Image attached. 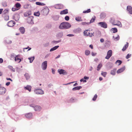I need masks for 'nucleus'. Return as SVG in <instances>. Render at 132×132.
Instances as JSON below:
<instances>
[{"instance_id": "1", "label": "nucleus", "mask_w": 132, "mask_h": 132, "mask_svg": "<svg viewBox=\"0 0 132 132\" xmlns=\"http://www.w3.org/2000/svg\"><path fill=\"white\" fill-rule=\"evenodd\" d=\"M71 24L67 22H63L61 23L60 25L59 28L60 29H67L70 28Z\"/></svg>"}, {"instance_id": "2", "label": "nucleus", "mask_w": 132, "mask_h": 132, "mask_svg": "<svg viewBox=\"0 0 132 132\" xmlns=\"http://www.w3.org/2000/svg\"><path fill=\"white\" fill-rule=\"evenodd\" d=\"M84 35L86 36H89L90 37H92L94 36V32L92 30H86L84 31Z\"/></svg>"}, {"instance_id": "3", "label": "nucleus", "mask_w": 132, "mask_h": 132, "mask_svg": "<svg viewBox=\"0 0 132 132\" xmlns=\"http://www.w3.org/2000/svg\"><path fill=\"white\" fill-rule=\"evenodd\" d=\"M30 106L34 108V110L36 111H40L41 109V108L40 106L35 105L34 104L30 105Z\"/></svg>"}, {"instance_id": "4", "label": "nucleus", "mask_w": 132, "mask_h": 132, "mask_svg": "<svg viewBox=\"0 0 132 132\" xmlns=\"http://www.w3.org/2000/svg\"><path fill=\"white\" fill-rule=\"evenodd\" d=\"M112 23L113 25H117L120 27H121L122 26L121 23L119 21L115 20Z\"/></svg>"}, {"instance_id": "5", "label": "nucleus", "mask_w": 132, "mask_h": 132, "mask_svg": "<svg viewBox=\"0 0 132 132\" xmlns=\"http://www.w3.org/2000/svg\"><path fill=\"white\" fill-rule=\"evenodd\" d=\"M49 12V9L47 7L43 9L41 11V13H42L43 15H47Z\"/></svg>"}, {"instance_id": "6", "label": "nucleus", "mask_w": 132, "mask_h": 132, "mask_svg": "<svg viewBox=\"0 0 132 132\" xmlns=\"http://www.w3.org/2000/svg\"><path fill=\"white\" fill-rule=\"evenodd\" d=\"M33 16H30L28 17L27 20V22L29 23L33 24L34 23L33 20Z\"/></svg>"}, {"instance_id": "7", "label": "nucleus", "mask_w": 132, "mask_h": 132, "mask_svg": "<svg viewBox=\"0 0 132 132\" xmlns=\"http://www.w3.org/2000/svg\"><path fill=\"white\" fill-rule=\"evenodd\" d=\"M47 61H45L42 63V68L43 70H45L46 69L47 66Z\"/></svg>"}, {"instance_id": "8", "label": "nucleus", "mask_w": 132, "mask_h": 132, "mask_svg": "<svg viewBox=\"0 0 132 132\" xmlns=\"http://www.w3.org/2000/svg\"><path fill=\"white\" fill-rule=\"evenodd\" d=\"M34 92L35 94H43L44 93L43 91L40 89L35 90H34Z\"/></svg>"}, {"instance_id": "9", "label": "nucleus", "mask_w": 132, "mask_h": 132, "mask_svg": "<svg viewBox=\"0 0 132 132\" xmlns=\"http://www.w3.org/2000/svg\"><path fill=\"white\" fill-rule=\"evenodd\" d=\"M112 52L111 50H109L108 52L107 56L105 57L106 59H108L112 56Z\"/></svg>"}, {"instance_id": "10", "label": "nucleus", "mask_w": 132, "mask_h": 132, "mask_svg": "<svg viewBox=\"0 0 132 132\" xmlns=\"http://www.w3.org/2000/svg\"><path fill=\"white\" fill-rule=\"evenodd\" d=\"M6 91V89L5 88L0 86V94H3L5 93Z\"/></svg>"}, {"instance_id": "11", "label": "nucleus", "mask_w": 132, "mask_h": 132, "mask_svg": "<svg viewBox=\"0 0 132 132\" xmlns=\"http://www.w3.org/2000/svg\"><path fill=\"white\" fill-rule=\"evenodd\" d=\"M58 72L60 74H63V75H66L67 74V72L64 70L63 69H58Z\"/></svg>"}, {"instance_id": "12", "label": "nucleus", "mask_w": 132, "mask_h": 132, "mask_svg": "<svg viewBox=\"0 0 132 132\" xmlns=\"http://www.w3.org/2000/svg\"><path fill=\"white\" fill-rule=\"evenodd\" d=\"M15 22L13 21H11L7 23V26L10 27H12L15 24Z\"/></svg>"}, {"instance_id": "13", "label": "nucleus", "mask_w": 132, "mask_h": 132, "mask_svg": "<svg viewBox=\"0 0 132 132\" xmlns=\"http://www.w3.org/2000/svg\"><path fill=\"white\" fill-rule=\"evenodd\" d=\"M98 24L100 25L101 27L105 28L107 27V24L104 22H100L98 23Z\"/></svg>"}, {"instance_id": "14", "label": "nucleus", "mask_w": 132, "mask_h": 132, "mask_svg": "<svg viewBox=\"0 0 132 132\" xmlns=\"http://www.w3.org/2000/svg\"><path fill=\"white\" fill-rule=\"evenodd\" d=\"M127 10L130 14H132V7L131 6H128L127 7Z\"/></svg>"}, {"instance_id": "15", "label": "nucleus", "mask_w": 132, "mask_h": 132, "mask_svg": "<svg viewBox=\"0 0 132 132\" xmlns=\"http://www.w3.org/2000/svg\"><path fill=\"white\" fill-rule=\"evenodd\" d=\"M125 67H123L122 68H120V69L118 70L117 71V73H120L122 72H123V71L125 70Z\"/></svg>"}, {"instance_id": "16", "label": "nucleus", "mask_w": 132, "mask_h": 132, "mask_svg": "<svg viewBox=\"0 0 132 132\" xmlns=\"http://www.w3.org/2000/svg\"><path fill=\"white\" fill-rule=\"evenodd\" d=\"M31 14V12L30 11H28L25 12L24 13V15L25 16H27L30 15Z\"/></svg>"}, {"instance_id": "17", "label": "nucleus", "mask_w": 132, "mask_h": 132, "mask_svg": "<svg viewBox=\"0 0 132 132\" xmlns=\"http://www.w3.org/2000/svg\"><path fill=\"white\" fill-rule=\"evenodd\" d=\"M68 13V10L67 9H65L61 11L60 14L61 15L65 14Z\"/></svg>"}, {"instance_id": "18", "label": "nucleus", "mask_w": 132, "mask_h": 132, "mask_svg": "<svg viewBox=\"0 0 132 132\" xmlns=\"http://www.w3.org/2000/svg\"><path fill=\"white\" fill-rule=\"evenodd\" d=\"M24 89H25L28 90L29 92L31 90V87L30 86L27 85L26 87H25Z\"/></svg>"}, {"instance_id": "19", "label": "nucleus", "mask_w": 132, "mask_h": 132, "mask_svg": "<svg viewBox=\"0 0 132 132\" xmlns=\"http://www.w3.org/2000/svg\"><path fill=\"white\" fill-rule=\"evenodd\" d=\"M32 116V114L31 113H29L25 115L26 117L28 118H31Z\"/></svg>"}, {"instance_id": "20", "label": "nucleus", "mask_w": 132, "mask_h": 132, "mask_svg": "<svg viewBox=\"0 0 132 132\" xmlns=\"http://www.w3.org/2000/svg\"><path fill=\"white\" fill-rule=\"evenodd\" d=\"M128 43H127L125 45L123 46V48L122 49V51H125L128 47Z\"/></svg>"}, {"instance_id": "21", "label": "nucleus", "mask_w": 132, "mask_h": 132, "mask_svg": "<svg viewBox=\"0 0 132 132\" xmlns=\"http://www.w3.org/2000/svg\"><path fill=\"white\" fill-rule=\"evenodd\" d=\"M20 32L22 34H24L25 32V29L23 27H21L19 29Z\"/></svg>"}, {"instance_id": "22", "label": "nucleus", "mask_w": 132, "mask_h": 132, "mask_svg": "<svg viewBox=\"0 0 132 132\" xmlns=\"http://www.w3.org/2000/svg\"><path fill=\"white\" fill-rule=\"evenodd\" d=\"M14 18L15 21H18L19 19V15L18 14H15L14 16Z\"/></svg>"}, {"instance_id": "23", "label": "nucleus", "mask_w": 132, "mask_h": 132, "mask_svg": "<svg viewBox=\"0 0 132 132\" xmlns=\"http://www.w3.org/2000/svg\"><path fill=\"white\" fill-rule=\"evenodd\" d=\"M76 20L78 21H82V19L80 16H77L76 18Z\"/></svg>"}, {"instance_id": "24", "label": "nucleus", "mask_w": 132, "mask_h": 132, "mask_svg": "<svg viewBox=\"0 0 132 132\" xmlns=\"http://www.w3.org/2000/svg\"><path fill=\"white\" fill-rule=\"evenodd\" d=\"M15 61L17 62L18 63H19L21 61V60L18 57V56H16L15 58Z\"/></svg>"}, {"instance_id": "25", "label": "nucleus", "mask_w": 132, "mask_h": 132, "mask_svg": "<svg viewBox=\"0 0 132 132\" xmlns=\"http://www.w3.org/2000/svg\"><path fill=\"white\" fill-rule=\"evenodd\" d=\"M36 4L37 5H41V6H44L45 5V4L44 3L40 2H37L36 3Z\"/></svg>"}, {"instance_id": "26", "label": "nucleus", "mask_w": 132, "mask_h": 132, "mask_svg": "<svg viewBox=\"0 0 132 132\" xmlns=\"http://www.w3.org/2000/svg\"><path fill=\"white\" fill-rule=\"evenodd\" d=\"M81 87H82L81 86H77L73 88L72 89V90H78L80 89L81 88Z\"/></svg>"}, {"instance_id": "27", "label": "nucleus", "mask_w": 132, "mask_h": 132, "mask_svg": "<svg viewBox=\"0 0 132 132\" xmlns=\"http://www.w3.org/2000/svg\"><path fill=\"white\" fill-rule=\"evenodd\" d=\"M116 69H114L111 71V75H115L116 71Z\"/></svg>"}, {"instance_id": "28", "label": "nucleus", "mask_w": 132, "mask_h": 132, "mask_svg": "<svg viewBox=\"0 0 132 132\" xmlns=\"http://www.w3.org/2000/svg\"><path fill=\"white\" fill-rule=\"evenodd\" d=\"M59 47V46H56L53 47V48H51L50 49V51L51 52V51H54V50H56Z\"/></svg>"}, {"instance_id": "29", "label": "nucleus", "mask_w": 132, "mask_h": 132, "mask_svg": "<svg viewBox=\"0 0 132 132\" xmlns=\"http://www.w3.org/2000/svg\"><path fill=\"white\" fill-rule=\"evenodd\" d=\"M111 31H112L113 33L116 32L118 31L117 29L116 28H112L111 29Z\"/></svg>"}, {"instance_id": "30", "label": "nucleus", "mask_w": 132, "mask_h": 132, "mask_svg": "<svg viewBox=\"0 0 132 132\" xmlns=\"http://www.w3.org/2000/svg\"><path fill=\"white\" fill-rule=\"evenodd\" d=\"M105 16L106 15L104 13H101L100 15V17L102 19L104 18L105 17Z\"/></svg>"}, {"instance_id": "31", "label": "nucleus", "mask_w": 132, "mask_h": 132, "mask_svg": "<svg viewBox=\"0 0 132 132\" xmlns=\"http://www.w3.org/2000/svg\"><path fill=\"white\" fill-rule=\"evenodd\" d=\"M24 76L27 80L29 79L30 78V76L29 74L28 73H26L24 75Z\"/></svg>"}, {"instance_id": "32", "label": "nucleus", "mask_w": 132, "mask_h": 132, "mask_svg": "<svg viewBox=\"0 0 132 132\" xmlns=\"http://www.w3.org/2000/svg\"><path fill=\"white\" fill-rule=\"evenodd\" d=\"M95 19V16H94L92 17V19L90 20V22H89V24L91 23H92L94 22Z\"/></svg>"}, {"instance_id": "33", "label": "nucleus", "mask_w": 132, "mask_h": 132, "mask_svg": "<svg viewBox=\"0 0 132 132\" xmlns=\"http://www.w3.org/2000/svg\"><path fill=\"white\" fill-rule=\"evenodd\" d=\"M117 36L116 37H115L114 36H113V37L114 38V40H115L117 41L120 38L119 37L118 35H117Z\"/></svg>"}, {"instance_id": "34", "label": "nucleus", "mask_w": 132, "mask_h": 132, "mask_svg": "<svg viewBox=\"0 0 132 132\" xmlns=\"http://www.w3.org/2000/svg\"><path fill=\"white\" fill-rule=\"evenodd\" d=\"M4 18L5 20L7 21L9 20V17L7 15H5L4 16Z\"/></svg>"}, {"instance_id": "35", "label": "nucleus", "mask_w": 132, "mask_h": 132, "mask_svg": "<svg viewBox=\"0 0 132 132\" xmlns=\"http://www.w3.org/2000/svg\"><path fill=\"white\" fill-rule=\"evenodd\" d=\"M122 62L120 60H117L116 62V63L118 65H120L122 63Z\"/></svg>"}, {"instance_id": "36", "label": "nucleus", "mask_w": 132, "mask_h": 132, "mask_svg": "<svg viewBox=\"0 0 132 132\" xmlns=\"http://www.w3.org/2000/svg\"><path fill=\"white\" fill-rule=\"evenodd\" d=\"M102 67V64L101 63H100L98 64L97 67V70L98 71H99L100 70V68Z\"/></svg>"}, {"instance_id": "37", "label": "nucleus", "mask_w": 132, "mask_h": 132, "mask_svg": "<svg viewBox=\"0 0 132 132\" xmlns=\"http://www.w3.org/2000/svg\"><path fill=\"white\" fill-rule=\"evenodd\" d=\"M30 60V63H32L34 59V57H31L28 58Z\"/></svg>"}, {"instance_id": "38", "label": "nucleus", "mask_w": 132, "mask_h": 132, "mask_svg": "<svg viewBox=\"0 0 132 132\" xmlns=\"http://www.w3.org/2000/svg\"><path fill=\"white\" fill-rule=\"evenodd\" d=\"M90 51L88 50H86L85 52V54L86 55H88L90 53Z\"/></svg>"}, {"instance_id": "39", "label": "nucleus", "mask_w": 132, "mask_h": 132, "mask_svg": "<svg viewBox=\"0 0 132 132\" xmlns=\"http://www.w3.org/2000/svg\"><path fill=\"white\" fill-rule=\"evenodd\" d=\"M91 11L90 9H88L87 10L84 11H83V13H88L90 12Z\"/></svg>"}, {"instance_id": "40", "label": "nucleus", "mask_w": 132, "mask_h": 132, "mask_svg": "<svg viewBox=\"0 0 132 132\" xmlns=\"http://www.w3.org/2000/svg\"><path fill=\"white\" fill-rule=\"evenodd\" d=\"M21 6L20 4L19 3H17L15 4V7L17 9H19Z\"/></svg>"}, {"instance_id": "41", "label": "nucleus", "mask_w": 132, "mask_h": 132, "mask_svg": "<svg viewBox=\"0 0 132 132\" xmlns=\"http://www.w3.org/2000/svg\"><path fill=\"white\" fill-rule=\"evenodd\" d=\"M34 14L35 15L37 16H39L40 14V12L39 11L37 12H35Z\"/></svg>"}, {"instance_id": "42", "label": "nucleus", "mask_w": 132, "mask_h": 132, "mask_svg": "<svg viewBox=\"0 0 132 132\" xmlns=\"http://www.w3.org/2000/svg\"><path fill=\"white\" fill-rule=\"evenodd\" d=\"M106 74L107 73L106 72H103L101 73L102 75L104 77H105Z\"/></svg>"}, {"instance_id": "43", "label": "nucleus", "mask_w": 132, "mask_h": 132, "mask_svg": "<svg viewBox=\"0 0 132 132\" xmlns=\"http://www.w3.org/2000/svg\"><path fill=\"white\" fill-rule=\"evenodd\" d=\"M8 10L7 9H6L3 12V14H5L6 13H8Z\"/></svg>"}, {"instance_id": "44", "label": "nucleus", "mask_w": 132, "mask_h": 132, "mask_svg": "<svg viewBox=\"0 0 132 132\" xmlns=\"http://www.w3.org/2000/svg\"><path fill=\"white\" fill-rule=\"evenodd\" d=\"M2 4L3 6L4 7L6 6L7 5L6 2H3Z\"/></svg>"}, {"instance_id": "45", "label": "nucleus", "mask_w": 132, "mask_h": 132, "mask_svg": "<svg viewBox=\"0 0 132 132\" xmlns=\"http://www.w3.org/2000/svg\"><path fill=\"white\" fill-rule=\"evenodd\" d=\"M97 95L96 94H95L94 96V97L93 98V99H92L94 101H95L96 100V98H97Z\"/></svg>"}, {"instance_id": "46", "label": "nucleus", "mask_w": 132, "mask_h": 132, "mask_svg": "<svg viewBox=\"0 0 132 132\" xmlns=\"http://www.w3.org/2000/svg\"><path fill=\"white\" fill-rule=\"evenodd\" d=\"M75 99L73 98H71L70 100V101L71 102H74L75 101Z\"/></svg>"}, {"instance_id": "47", "label": "nucleus", "mask_w": 132, "mask_h": 132, "mask_svg": "<svg viewBox=\"0 0 132 132\" xmlns=\"http://www.w3.org/2000/svg\"><path fill=\"white\" fill-rule=\"evenodd\" d=\"M131 56V54H128L127 56H126V59H128L129 58H130Z\"/></svg>"}, {"instance_id": "48", "label": "nucleus", "mask_w": 132, "mask_h": 132, "mask_svg": "<svg viewBox=\"0 0 132 132\" xmlns=\"http://www.w3.org/2000/svg\"><path fill=\"white\" fill-rule=\"evenodd\" d=\"M19 9H17V8H16L15 7H13L12 9V10L13 11H14L16 10H18Z\"/></svg>"}, {"instance_id": "49", "label": "nucleus", "mask_w": 132, "mask_h": 132, "mask_svg": "<svg viewBox=\"0 0 132 132\" xmlns=\"http://www.w3.org/2000/svg\"><path fill=\"white\" fill-rule=\"evenodd\" d=\"M65 19L66 21H68L69 19V17L68 16H66L65 17Z\"/></svg>"}, {"instance_id": "50", "label": "nucleus", "mask_w": 132, "mask_h": 132, "mask_svg": "<svg viewBox=\"0 0 132 132\" xmlns=\"http://www.w3.org/2000/svg\"><path fill=\"white\" fill-rule=\"evenodd\" d=\"M15 55L14 54H11V57L14 58L15 57Z\"/></svg>"}, {"instance_id": "51", "label": "nucleus", "mask_w": 132, "mask_h": 132, "mask_svg": "<svg viewBox=\"0 0 132 132\" xmlns=\"http://www.w3.org/2000/svg\"><path fill=\"white\" fill-rule=\"evenodd\" d=\"M80 81L81 82L83 81L84 82H86V80H84L83 79H81Z\"/></svg>"}, {"instance_id": "52", "label": "nucleus", "mask_w": 132, "mask_h": 132, "mask_svg": "<svg viewBox=\"0 0 132 132\" xmlns=\"http://www.w3.org/2000/svg\"><path fill=\"white\" fill-rule=\"evenodd\" d=\"M9 68L10 69H11L12 71H13V72H14V70H13V69H12V67H11V66H9Z\"/></svg>"}, {"instance_id": "53", "label": "nucleus", "mask_w": 132, "mask_h": 132, "mask_svg": "<svg viewBox=\"0 0 132 132\" xmlns=\"http://www.w3.org/2000/svg\"><path fill=\"white\" fill-rule=\"evenodd\" d=\"M96 54V53H95L93 52H92V55L93 56H95Z\"/></svg>"}, {"instance_id": "54", "label": "nucleus", "mask_w": 132, "mask_h": 132, "mask_svg": "<svg viewBox=\"0 0 132 132\" xmlns=\"http://www.w3.org/2000/svg\"><path fill=\"white\" fill-rule=\"evenodd\" d=\"M82 24L83 25H86V24H89V22L87 23V22H82Z\"/></svg>"}, {"instance_id": "55", "label": "nucleus", "mask_w": 132, "mask_h": 132, "mask_svg": "<svg viewBox=\"0 0 132 132\" xmlns=\"http://www.w3.org/2000/svg\"><path fill=\"white\" fill-rule=\"evenodd\" d=\"M28 48H29V49L28 50V51H29L31 49V48H29V46H28L27 47V48H24V49H27Z\"/></svg>"}, {"instance_id": "56", "label": "nucleus", "mask_w": 132, "mask_h": 132, "mask_svg": "<svg viewBox=\"0 0 132 132\" xmlns=\"http://www.w3.org/2000/svg\"><path fill=\"white\" fill-rule=\"evenodd\" d=\"M10 84V82H7L6 84V85L7 86H8Z\"/></svg>"}, {"instance_id": "57", "label": "nucleus", "mask_w": 132, "mask_h": 132, "mask_svg": "<svg viewBox=\"0 0 132 132\" xmlns=\"http://www.w3.org/2000/svg\"><path fill=\"white\" fill-rule=\"evenodd\" d=\"M67 36H69V37H72L74 36V35L73 34H68L67 35Z\"/></svg>"}, {"instance_id": "58", "label": "nucleus", "mask_w": 132, "mask_h": 132, "mask_svg": "<svg viewBox=\"0 0 132 132\" xmlns=\"http://www.w3.org/2000/svg\"><path fill=\"white\" fill-rule=\"evenodd\" d=\"M3 62V60L2 58H0V63H2Z\"/></svg>"}, {"instance_id": "59", "label": "nucleus", "mask_w": 132, "mask_h": 132, "mask_svg": "<svg viewBox=\"0 0 132 132\" xmlns=\"http://www.w3.org/2000/svg\"><path fill=\"white\" fill-rule=\"evenodd\" d=\"M6 79L7 80H10L11 81H12V79H11L10 78H6Z\"/></svg>"}, {"instance_id": "60", "label": "nucleus", "mask_w": 132, "mask_h": 132, "mask_svg": "<svg viewBox=\"0 0 132 132\" xmlns=\"http://www.w3.org/2000/svg\"><path fill=\"white\" fill-rule=\"evenodd\" d=\"M100 42H104V39H103L101 38L100 40Z\"/></svg>"}, {"instance_id": "61", "label": "nucleus", "mask_w": 132, "mask_h": 132, "mask_svg": "<svg viewBox=\"0 0 132 132\" xmlns=\"http://www.w3.org/2000/svg\"><path fill=\"white\" fill-rule=\"evenodd\" d=\"M84 78L85 79H89V77H87L86 76H85L84 77Z\"/></svg>"}, {"instance_id": "62", "label": "nucleus", "mask_w": 132, "mask_h": 132, "mask_svg": "<svg viewBox=\"0 0 132 132\" xmlns=\"http://www.w3.org/2000/svg\"><path fill=\"white\" fill-rule=\"evenodd\" d=\"M89 47L91 48L92 49L93 48V46L92 45H90L89 46Z\"/></svg>"}, {"instance_id": "63", "label": "nucleus", "mask_w": 132, "mask_h": 132, "mask_svg": "<svg viewBox=\"0 0 132 132\" xmlns=\"http://www.w3.org/2000/svg\"><path fill=\"white\" fill-rule=\"evenodd\" d=\"M3 11V9H0V14H1Z\"/></svg>"}, {"instance_id": "64", "label": "nucleus", "mask_w": 132, "mask_h": 132, "mask_svg": "<svg viewBox=\"0 0 132 132\" xmlns=\"http://www.w3.org/2000/svg\"><path fill=\"white\" fill-rule=\"evenodd\" d=\"M52 72L53 74H54L55 73V71L53 69H52Z\"/></svg>"}]
</instances>
